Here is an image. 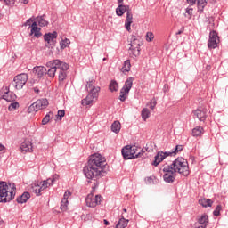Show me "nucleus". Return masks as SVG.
I'll return each mask as SVG.
<instances>
[{"mask_svg": "<svg viewBox=\"0 0 228 228\" xmlns=\"http://www.w3.org/2000/svg\"><path fill=\"white\" fill-rule=\"evenodd\" d=\"M102 172H106V158L99 153L90 156L88 163L83 168L86 179H97Z\"/></svg>", "mask_w": 228, "mask_h": 228, "instance_id": "nucleus-1", "label": "nucleus"}, {"mask_svg": "<svg viewBox=\"0 0 228 228\" xmlns=\"http://www.w3.org/2000/svg\"><path fill=\"white\" fill-rule=\"evenodd\" d=\"M15 185L0 182V202H10L15 199Z\"/></svg>", "mask_w": 228, "mask_h": 228, "instance_id": "nucleus-2", "label": "nucleus"}, {"mask_svg": "<svg viewBox=\"0 0 228 228\" xmlns=\"http://www.w3.org/2000/svg\"><path fill=\"white\" fill-rule=\"evenodd\" d=\"M172 170L183 177H188L190 175V167L188 166V160L184 158H177L173 161L171 165H167Z\"/></svg>", "mask_w": 228, "mask_h": 228, "instance_id": "nucleus-3", "label": "nucleus"}, {"mask_svg": "<svg viewBox=\"0 0 228 228\" xmlns=\"http://www.w3.org/2000/svg\"><path fill=\"white\" fill-rule=\"evenodd\" d=\"M25 28L28 26V29H41V28H45V26H49V21L45 20V14L41 16H32L24 23Z\"/></svg>", "mask_w": 228, "mask_h": 228, "instance_id": "nucleus-4", "label": "nucleus"}, {"mask_svg": "<svg viewBox=\"0 0 228 228\" xmlns=\"http://www.w3.org/2000/svg\"><path fill=\"white\" fill-rule=\"evenodd\" d=\"M142 152H143L142 148L129 145L125 146L121 151L124 159H134L136 158H142L143 155Z\"/></svg>", "mask_w": 228, "mask_h": 228, "instance_id": "nucleus-5", "label": "nucleus"}, {"mask_svg": "<svg viewBox=\"0 0 228 228\" xmlns=\"http://www.w3.org/2000/svg\"><path fill=\"white\" fill-rule=\"evenodd\" d=\"M127 8H129V6H126L124 4H119L117 8H116V14L118 17H122V15H124V13L126 12V21L125 22V28L126 29H131V24H133V13H131L130 11H127Z\"/></svg>", "mask_w": 228, "mask_h": 228, "instance_id": "nucleus-6", "label": "nucleus"}, {"mask_svg": "<svg viewBox=\"0 0 228 228\" xmlns=\"http://www.w3.org/2000/svg\"><path fill=\"white\" fill-rule=\"evenodd\" d=\"M129 45L128 53L130 56H134V58L140 56V45H142V38L136 36H132Z\"/></svg>", "mask_w": 228, "mask_h": 228, "instance_id": "nucleus-7", "label": "nucleus"}, {"mask_svg": "<svg viewBox=\"0 0 228 228\" xmlns=\"http://www.w3.org/2000/svg\"><path fill=\"white\" fill-rule=\"evenodd\" d=\"M99 92H101V87H94L87 96L82 100V106H92L99 98Z\"/></svg>", "mask_w": 228, "mask_h": 228, "instance_id": "nucleus-8", "label": "nucleus"}, {"mask_svg": "<svg viewBox=\"0 0 228 228\" xmlns=\"http://www.w3.org/2000/svg\"><path fill=\"white\" fill-rule=\"evenodd\" d=\"M133 81H134V77H129L126 80L124 86L121 88L119 94V101H121V102H124V101L127 99V95H129V92L131 91V88H133Z\"/></svg>", "mask_w": 228, "mask_h": 228, "instance_id": "nucleus-9", "label": "nucleus"}, {"mask_svg": "<svg viewBox=\"0 0 228 228\" xmlns=\"http://www.w3.org/2000/svg\"><path fill=\"white\" fill-rule=\"evenodd\" d=\"M61 61L58 59L50 61L46 63V67L49 69L47 71L49 77L54 78V76H56V71L60 69V67H61Z\"/></svg>", "mask_w": 228, "mask_h": 228, "instance_id": "nucleus-10", "label": "nucleus"}, {"mask_svg": "<svg viewBox=\"0 0 228 228\" xmlns=\"http://www.w3.org/2000/svg\"><path fill=\"white\" fill-rule=\"evenodd\" d=\"M47 106H49V101H47V99H39L28 107V113H33V111H40V110H44L47 108Z\"/></svg>", "mask_w": 228, "mask_h": 228, "instance_id": "nucleus-11", "label": "nucleus"}, {"mask_svg": "<svg viewBox=\"0 0 228 228\" xmlns=\"http://www.w3.org/2000/svg\"><path fill=\"white\" fill-rule=\"evenodd\" d=\"M26 83H28V74L26 73L17 75L13 79V86L16 90H22Z\"/></svg>", "mask_w": 228, "mask_h": 228, "instance_id": "nucleus-12", "label": "nucleus"}, {"mask_svg": "<svg viewBox=\"0 0 228 228\" xmlns=\"http://www.w3.org/2000/svg\"><path fill=\"white\" fill-rule=\"evenodd\" d=\"M162 172H164L163 179L167 184H172L175 181V173L168 165L163 167Z\"/></svg>", "mask_w": 228, "mask_h": 228, "instance_id": "nucleus-13", "label": "nucleus"}, {"mask_svg": "<svg viewBox=\"0 0 228 228\" xmlns=\"http://www.w3.org/2000/svg\"><path fill=\"white\" fill-rule=\"evenodd\" d=\"M220 44V37H218V32L212 30L209 33V38L208 42V49H216Z\"/></svg>", "mask_w": 228, "mask_h": 228, "instance_id": "nucleus-14", "label": "nucleus"}, {"mask_svg": "<svg viewBox=\"0 0 228 228\" xmlns=\"http://www.w3.org/2000/svg\"><path fill=\"white\" fill-rule=\"evenodd\" d=\"M102 202V197L101 195H96L94 197V194L87 195L86 199V204L88 206V208H95L96 206H99Z\"/></svg>", "mask_w": 228, "mask_h": 228, "instance_id": "nucleus-15", "label": "nucleus"}, {"mask_svg": "<svg viewBox=\"0 0 228 228\" xmlns=\"http://www.w3.org/2000/svg\"><path fill=\"white\" fill-rule=\"evenodd\" d=\"M59 81H65L67 78V70H69V64L61 61V66L59 67Z\"/></svg>", "mask_w": 228, "mask_h": 228, "instance_id": "nucleus-16", "label": "nucleus"}, {"mask_svg": "<svg viewBox=\"0 0 228 228\" xmlns=\"http://www.w3.org/2000/svg\"><path fill=\"white\" fill-rule=\"evenodd\" d=\"M193 113L200 122H205L206 118H208V109L206 108L198 109Z\"/></svg>", "mask_w": 228, "mask_h": 228, "instance_id": "nucleus-17", "label": "nucleus"}, {"mask_svg": "<svg viewBox=\"0 0 228 228\" xmlns=\"http://www.w3.org/2000/svg\"><path fill=\"white\" fill-rule=\"evenodd\" d=\"M167 156H172V153L170 151L168 152H163V151H159L157 155L155 156V160L152 162L153 167H158L165 159V158H167Z\"/></svg>", "mask_w": 228, "mask_h": 228, "instance_id": "nucleus-18", "label": "nucleus"}, {"mask_svg": "<svg viewBox=\"0 0 228 228\" xmlns=\"http://www.w3.org/2000/svg\"><path fill=\"white\" fill-rule=\"evenodd\" d=\"M45 42H47L48 45H54L56 44V38H58V32L46 33L44 36Z\"/></svg>", "mask_w": 228, "mask_h": 228, "instance_id": "nucleus-19", "label": "nucleus"}, {"mask_svg": "<svg viewBox=\"0 0 228 228\" xmlns=\"http://www.w3.org/2000/svg\"><path fill=\"white\" fill-rule=\"evenodd\" d=\"M3 99H4V101H7V102H12L13 101H15V99H17V96L15 95V94L13 93H10V90L8 89V87H5L3 89Z\"/></svg>", "mask_w": 228, "mask_h": 228, "instance_id": "nucleus-20", "label": "nucleus"}, {"mask_svg": "<svg viewBox=\"0 0 228 228\" xmlns=\"http://www.w3.org/2000/svg\"><path fill=\"white\" fill-rule=\"evenodd\" d=\"M60 179V175H53L52 178H48L47 180L42 181V188L47 189L49 186H53L56 181Z\"/></svg>", "mask_w": 228, "mask_h": 228, "instance_id": "nucleus-21", "label": "nucleus"}, {"mask_svg": "<svg viewBox=\"0 0 228 228\" xmlns=\"http://www.w3.org/2000/svg\"><path fill=\"white\" fill-rule=\"evenodd\" d=\"M21 152H33V143L28 140H25L20 147Z\"/></svg>", "mask_w": 228, "mask_h": 228, "instance_id": "nucleus-22", "label": "nucleus"}, {"mask_svg": "<svg viewBox=\"0 0 228 228\" xmlns=\"http://www.w3.org/2000/svg\"><path fill=\"white\" fill-rule=\"evenodd\" d=\"M208 224H209V218L208 217V215L203 214L198 218V224L199 227L206 228L208 227Z\"/></svg>", "mask_w": 228, "mask_h": 228, "instance_id": "nucleus-23", "label": "nucleus"}, {"mask_svg": "<svg viewBox=\"0 0 228 228\" xmlns=\"http://www.w3.org/2000/svg\"><path fill=\"white\" fill-rule=\"evenodd\" d=\"M31 188H32V191L34 193H36V195L37 197L40 196V193H42V191H44V190H45V188L42 187V182H40L39 183H34L31 185Z\"/></svg>", "mask_w": 228, "mask_h": 228, "instance_id": "nucleus-24", "label": "nucleus"}, {"mask_svg": "<svg viewBox=\"0 0 228 228\" xmlns=\"http://www.w3.org/2000/svg\"><path fill=\"white\" fill-rule=\"evenodd\" d=\"M33 72L37 76V77H42L45 72H47V69L44 66H36L33 69Z\"/></svg>", "mask_w": 228, "mask_h": 228, "instance_id": "nucleus-25", "label": "nucleus"}, {"mask_svg": "<svg viewBox=\"0 0 228 228\" xmlns=\"http://www.w3.org/2000/svg\"><path fill=\"white\" fill-rule=\"evenodd\" d=\"M124 213L121 214V217L119 219V221L118 222V224H116L115 228H126L127 227L128 224H129V219H126L124 218Z\"/></svg>", "mask_w": 228, "mask_h": 228, "instance_id": "nucleus-26", "label": "nucleus"}, {"mask_svg": "<svg viewBox=\"0 0 228 228\" xmlns=\"http://www.w3.org/2000/svg\"><path fill=\"white\" fill-rule=\"evenodd\" d=\"M29 199H31V194H29V192H24L21 196L18 197L16 200L18 204H26Z\"/></svg>", "mask_w": 228, "mask_h": 228, "instance_id": "nucleus-27", "label": "nucleus"}, {"mask_svg": "<svg viewBox=\"0 0 228 228\" xmlns=\"http://www.w3.org/2000/svg\"><path fill=\"white\" fill-rule=\"evenodd\" d=\"M198 12L204 13V8L208 6V0H197Z\"/></svg>", "mask_w": 228, "mask_h": 228, "instance_id": "nucleus-28", "label": "nucleus"}, {"mask_svg": "<svg viewBox=\"0 0 228 228\" xmlns=\"http://www.w3.org/2000/svg\"><path fill=\"white\" fill-rule=\"evenodd\" d=\"M121 127L122 126L120 124V121H114L111 125V131L112 133H115L116 134H118V133H120Z\"/></svg>", "mask_w": 228, "mask_h": 228, "instance_id": "nucleus-29", "label": "nucleus"}, {"mask_svg": "<svg viewBox=\"0 0 228 228\" xmlns=\"http://www.w3.org/2000/svg\"><path fill=\"white\" fill-rule=\"evenodd\" d=\"M204 134V128L202 126H196L192 129V136L199 137Z\"/></svg>", "mask_w": 228, "mask_h": 228, "instance_id": "nucleus-30", "label": "nucleus"}, {"mask_svg": "<svg viewBox=\"0 0 228 228\" xmlns=\"http://www.w3.org/2000/svg\"><path fill=\"white\" fill-rule=\"evenodd\" d=\"M130 70H131V61L126 60L124 61V65L121 68V72H123V74H126V72H130Z\"/></svg>", "mask_w": 228, "mask_h": 228, "instance_id": "nucleus-31", "label": "nucleus"}, {"mask_svg": "<svg viewBox=\"0 0 228 228\" xmlns=\"http://www.w3.org/2000/svg\"><path fill=\"white\" fill-rule=\"evenodd\" d=\"M199 204L203 208H211L213 201L209 199H202L199 200Z\"/></svg>", "mask_w": 228, "mask_h": 228, "instance_id": "nucleus-32", "label": "nucleus"}, {"mask_svg": "<svg viewBox=\"0 0 228 228\" xmlns=\"http://www.w3.org/2000/svg\"><path fill=\"white\" fill-rule=\"evenodd\" d=\"M109 88H110V92H117L118 90V84L117 83V81L112 80L110 83Z\"/></svg>", "mask_w": 228, "mask_h": 228, "instance_id": "nucleus-33", "label": "nucleus"}, {"mask_svg": "<svg viewBox=\"0 0 228 228\" xmlns=\"http://www.w3.org/2000/svg\"><path fill=\"white\" fill-rule=\"evenodd\" d=\"M60 45H61V49H65L69 47V45H70V39L69 38L62 39L61 42L60 43Z\"/></svg>", "mask_w": 228, "mask_h": 228, "instance_id": "nucleus-34", "label": "nucleus"}, {"mask_svg": "<svg viewBox=\"0 0 228 228\" xmlns=\"http://www.w3.org/2000/svg\"><path fill=\"white\" fill-rule=\"evenodd\" d=\"M151 116V111L147 108H143L142 110V118L146 120Z\"/></svg>", "mask_w": 228, "mask_h": 228, "instance_id": "nucleus-35", "label": "nucleus"}, {"mask_svg": "<svg viewBox=\"0 0 228 228\" xmlns=\"http://www.w3.org/2000/svg\"><path fill=\"white\" fill-rule=\"evenodd\" d=\"M51 115H53V112H49L48 114H46L43 120H42V125L45 126L46 124H49V121L51 120Z\"/></svg>", "mask_w": 228, "mask_h": 228, "instance_id": "nucleus-36", "label": "nucleus"}, {"mask_svg": "<svg viewBox=\"0 0 228 228\" xmlns=\"http://www.w3.org/2000/svg\"><path fill=\"white\" fill-rule=\"evenodd\" d=\"M30 36L38 38L39 37H42V33L40 32V29H31Z\"/></svg>", "mask_w": 228, "mask_h": 228, "instance_id": "nucleus-37", "label": "nucleus"}, {"mask_svg": "<svg viewBox=\"0 0 228 228\" xmlns=\"http://www.w3.org/2000/svg\"><path fill=\"white\" fill-rule=\"evenodd\" d=\"M68 208H69V200H66V202H65V200H62L61 203V211H67Z\"/></svg>", "mask_w": 228, "mask_h": 228, "instance_id": "nucleus-38", "label": "nucleus"}, {"mask_svg": "<svg viewBox=\"0 0 228 228\" xmlns=\"http://www.w3.org/2000/svg\"><path fill=\"white\" fill-rule=\"evenodd\" d=\"M208 29H215V19L213 17L208 19Z\"/></svg>", "mask_w": 228, "mask_h": 228, "instance_id": "nucleus-39", "label": "nucleus"}, {"mask_svg": "<svg viewBox=\"0 0 228 228\" xmlns=\"http://www.w3.org/2000/svg\"><path fill=\"white\" fill-rule=\"evenodd\" d=\"M183 149H184V146L176 145L175 150L170 152L171 156H172V154H179V152H181V151H183Z\"/></svg>", "mask_w": 228, "mask_h": 228, "instance_id": "nucleus-40", "label": "nucleus"}, {"mask_svg": "<svg viewBox=\"0 0 228 228\" xmlns=\"http://www.w3.org/2000/svg\"><path fill=\"white\" fill-rule=\"evenodd\" d=\"M145 38L147 42H152L154 40V33L147 32L145 35Z\"/></svg>", "mask_w": 228, "mask_h": 228, "instance_id": "nucleus-41", "label": "nucleus"}, {"mask_svg": "<svg viewBox=\"0 0 228 228\" xmlns=\"http://www.w3.org/2000/svg\"><path fill=\"white\" fill-rule=\"evenodd\" d=\"M17 108H19V102H14L9 105L8 110L9 111H13L14 110H17Z\"/></svg>", "mask_w": 228, "mask_h": 228, "instance_id": "nucleus-42", "label": "nucleus"}, {"mask_svg": "<svg viewBox=\"0 0 228 228\" xmlns=\"http://www.w3.org/2000/svg\"><path fill=\"white\" fill-rule=\"evenodd\" d=\"M222 210V206L217 205L216 209L213 212L214 216H220V211Z\"/></svg>", "mask_w": 228, "mask_h": 228, "instance_id": "nucleus-43", "label": "nucleus"}, {"mask_svg": "<svg viewBox=\"0 0 228 228\" xmlns=\"http://www.w3.org/2000/svg\"><path fill=\"white\" fill-rule=\"evenodd\" d=\"M86 88H87V90H89V92H92V90H94V88H99V86L95 87L94 86V81H90V82L87 83Z\"/></svg>", "mask_w": 228, "mask_h": 228, "instance_id": "nucleus-44", "label": "nucleus"}, {"mask_svg": "<svg viewBox=\"0 0 228 228\" xmlns=\"http://www.w3.org/2000/svg\"><path fill=\"white\" fill-rule=\"evenodd\" d=\"M156 104H157L156 100H151V102H149L147 103V106H149V108H151V110H154V108H156Z\"/></svg>", "mask_w": 228, "mask_h": 228, "instance_id": "nucleus-45", "label": "nucleus"}, {"mask_svg": "<svg viewBox=\"0 0 228 228\" xmlns=\"http://www.w3.org/2000/svg\"><path fill=\"white\" fill-rule=\"evenodd\" d=\"M57 117H60V120L65 117V110H60L57 112Z\"/></svg>", "mask_w": 228, "mask_h": 228, "instance_id": "nucleus-46", "label": "nucleus"}, {"mask_svg": "<svg viewBox=\"0 0 228 228\" xmlns=\"http://www.w3.org/2000/svg\"><path fill=\"white\" fill-rule=\"evenodd\" d=\"M70 195H71L70 191H66L64 193L62 200H64V202H67V200H69V197H70Z\"/></svg>", "mask_w": 228, "mask_h": 228, "instance_id": "nucleus-47", "label": "nucleus"}, {"mask_svg": "<svg viewBox=\"0 0 228 228\" xmlns=\"http://www.w3.org/2000/svg\"><path fill=\"white\" fill-rule=\"evenodd\" d=\"M4 2L7 6H12V4H15V0H4Z\"/></svg>", "mask_w": 228, "mask_h": 228, "instance_id": "nucleus-48", "label": "nucleus"}, {"mask_svg": "<svg viewBox=\"0 0 228 228\" xmlns=\"http://www.w3.org/2000/svg\"><path fill=\"white\" fill-rule=\"evenodd\" d=\"M186 13H188V15H192L193 14V9H186Z\"/></svg>", "mask_w": 228, "mask_h": 228, "instance_id": "nucleus-49", "label": "nucleus"}, {"mask_svg": "<svg viewBox=\"0 0 228 228\" xmlns=\"http://www.w3.org/2000/svg\"><path fill=\"white\" fill-rule=\"evenodd\" d=\"M187 3H189V4H195V0H187Z\"/></svg>", "mask_w": 228, "mask_h": 228, "instance_id": "nucleus-50", "label": "nucleus"}, {"mask_svg": "<svg viewBox=\"0 0 228 228\" xmlns=\"http://www.w3.org/2000/svg\"><path fill=\"white\" fill-rule=\"evenodd\" d=\"M33 90H34V92H36V94L40 93V90L38 89V87H34Z\"/></svg>", "mask_w": 228, "mask_h": 228, "instance_id": "nucleus-51", "label": "nucleus"}, {"mask_svg": "<svg viewBox=\"0 0 228 228\" xmlns=\"http://www.w3.org/2000/svg\"><path fill=\"white\" fill-rule=\"evenodd\" d=\"M103 222H104V225H110V222L108 220L104 219Z\"/></svg>", "mask_w": 228, "mask_h": 228, "instance_id": "nucleus-52", "label": "nucleus"}, {"mask_svg": "<svg viewBox=\"0 0 228 228\" xmlns=\"http://www.w3.org/2000/svg\"><path fill=\"white\" fill-rule=\"evenodd\" d=\"M123 3H124V0H118V6H120V4H122Z\"/></svg>", "mask_w": 228, "mask_h": 228, "instance_id": "nucleus-53", "label": "nucleus"}, {"mask_svg": "<svg viewBox=\"0 0 228 228\" xmlns=\"http://www.w3.org/2000/svg\"><path fill=\"white\" fill-rule=\"evenodd\" d=\"M23 4H28L29 3V0H22Z\"/></svg>", "mask_w": 228, "mask_h": 228, "instance_id": "nucleus-54", "label": "nucleus"}, {"mask_svg": "<svg viewBox=\"0 0 228 228\" xmlns=\"http://www.w3.org/2000/svg\"><path fill=\"white\" fill-rule=\"evenodd\" d=\"M4 149V146H3V144H0V152L3 151Z\"/></svg>", "mask_w": 228, "mask_h": 228, "instance_id": "nucleus-55", "label": "nucleus"}, {"mask_svg": "<svg viewBox=\"0 0 228 228\" xmlns=\"http://www.w3.org/2000/svg\"><path fill=\"white\" fill-rule=\"evenodd\" d=\"M183 33V30H179L178 32H176V35H181Z\"/></svg>", "mask_w": 228, "mask_h": 228, "instance_id": "nucleus-56", "label": "nucleus"}, {"mask_svg": "<svg viewBox=\"0 0 228 228\" xmlns=\"http://www.w3.org/2000/svg\"><path fill=\"white\" fill-rule=\"evenodd\" d=\"M124 213H127V209L124 208L123 209Z\"/></svg>", "mask_w": 228, "mask_h": 228, "instance_id": "nucleus-57", "label": "nucleus"}, {"mask_svg": "<svg viewBox=\"0 0 228 228\" xmlns=\"http://www.w3.org/2000/svg\"><path fill=\"white\" fill-rule=\"evenodd\" d=\"M1 224H3V219L0 218V225H1Z\"/></svg>", "mask_w": 228, "mask_h": 228, "instance_id": "nucleus-58", "label": "nucleus"}, {"mask_svg": "<svg viewBox=\"0 0 228 228\" xmlns=\"http://www.w3.org/2000/svg\"><path fill=\"white\" fill-rule=\"evenodd\" d=\"M148 181H151V178H148Z\"/></svg>", "mask_w": 228, "mask_h": 228, "instance_id": "nucleus-59", "label": "nucleus"}]
</instances>
